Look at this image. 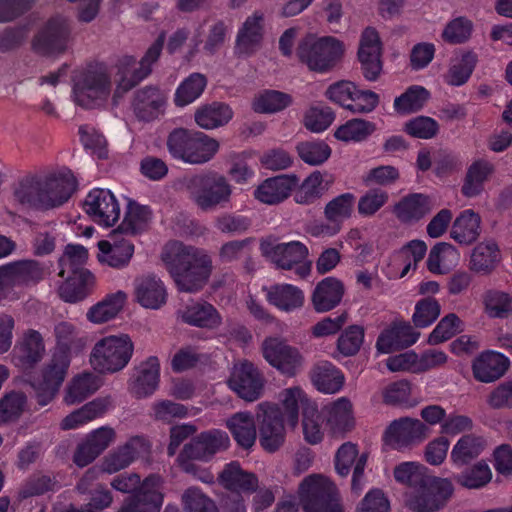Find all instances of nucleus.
Returning a JSON list of instances; mask_svg holds the SVG:
<instances>
[{
  "label": "nucleus",
  "mask_w": 512,
  "mask_h": 512,
  "mask_svg": "<svg viewBox=\"0 0 512 512\" xmlns=\"http://www.w3.org/2000/svg\"><path fill=\"white\" fill-rule=\"evenodd\" d=\"M77 186L75 175L67 167L47 172L30 171L13 185L12 196L23 208L47 211L66 203Z\"/></svg>",
  "instance_id": "nucleus-1"
},
{
  "label": "nucleus",
  "mask_w": 512,
  "mask_h": 512,
  "mask_svg": "<svg viewBox=\"0 0 512 512\" xmlns=\"http://www.w3.org/2000/svg\"><path fill=\"white\" fill-rule=\"evenodd\" d=\"M161 259L181 292L196 293L208 283L213 262L207 251L180 241H169Z\"/></svg>",
  "instance_id": "nucleus-2"
},
{
  "label": "nucleus",
  "mask_w": 512,
  "mask_h": 512,
  "mask_svg": "<svg viewBox=\"0 0 512 512\" xmlns=\"http://www.w3.org/2000/svg\"><path fill=\"white\" fill-rule=\"evenodd\" d=\"M167 147L177 159L189 164H204L218 152L219 143L203 132L178 128L169 134Z\"/></svg>",
  "instance_id": "nucleus-3"
},
{
  "label": "nucleus",
  "mask_w": 512,
  "mask_h": 512,
  "mask_svg": "<svg viewBox=\"0 0 512 512\" xmlns=\"http://www.w3.org/2000/svg\"><path fill=\"white\" fill-rule=\"evenodd\" d=\"M185 188L189 198L203 211H211L230 201L232 187L225 176L206 171L188 177Z\"/></svg>",
  "instance_id": "nucleus-4"
},
{
  "label": "nucleus",
  "mask_w": 512,
  "mask_h": 512,
  "mask_svg": "<svg viewBox=\"0 0 512 512\" xmlns=\"http://www.w3.org/2000/svg\"><path fill=\"white\" fill-rule=\"evenodd\" d=\"M344 52L343 44L331 36L307 35L299 42L296 55L309 70L326 73L332 70Z\"/></svg>",
  "instance_id": "nucleus-5"
},
{
  "label": "nucleus",
  "mask_w": 512,
  "mask_h": 512,
  "mask_svg": "<svg viewBox=\"0 0 512 512\" xmlns=\"http://www.w3.org/2000/svg\"><path fill=\"white\" fill-rule=\"evenodd\" d=\"M163 44L164 36L161 35L148 48L138 67H136V59L133 56L124 55L117 60L115 64L116 88L113 95L114 102H117V99L121 98L151 73V65L158 60Z\"/></svg>",
  "instance_id": "nucleus-6"
},
{
  "label": "nucleus",
  "mask_w": 512,
  "mask_h": 512,
  "mask_svg": "<svg viewBox=\"0 0 512 512\" xmlns=\"http://www.w3.org/2000/svg\"><path fill=\"white\" fill-rule=\"evenodd\" d=\"M133 351L134 344L127 334L107 336L95 343L90 363L100 373H115L127 366Z\"/></svg>",
  "instance_id": "nucleus-7"
},
{
  "label": "nucleus",
  "mask_w": 512,
  "mask_h": 512,
  "mask_svg": "<svg viewBox=\"0 0 512 512\" xmlns=\"http://www.w3.org/2000/svg\"><path fill=\"white\" fill-rule=\"evenodd\" d=\"M73 96L77 105L92 109L110 95L111 77L103 66L88 67L74 76Z\"/></svg>",
  "instance_id": "nucleus-8"
},
{
  "label": "nucleus",
  "mask_w": 512,
  "mask_h": 512,
  "mask_svg": "<svg viewBox=\"0 0 512 512\" xmlns=\"http://www.w3.org/2000/svg\"><path fill=\"white\" fill-rule=\"evenodd\" d=\"M299 492L305 512H344L336 487L320 475L306 477Z\"/></svg>",
  "instance_id": "nucleus-9"
},
{
  "label": "nucleus",
  "mask_w": 512,
  "mask_h": 512,
  "mask_svg": "<svg viewBox=\"0 0 512 512\" xmlns=\"http://www.w3.org/2000/svg\"><path fill=\"white\" fill-rule=\"evenodd\" d=\"M453 492L450 480L429 475L408 495L406 505L414 512H439L447 505Z\"/></svg>",
  "instance_id": "nucleus-10"
},
{
  "label": "nucleus",
  "mask_w": 512,
  "mask_h": 512,
  "mask_svg": "<svg viewBox=\"0 0 512 512\" xmlns=\"http://www.w3.org/2000/svg\"><path fill=\"white\" fill-rule=\"evenodd\" d=\"M264 359L282 374L295 376L303 367L304 357L298 348L281 337H266L261 344Z\"/></svg>",
  "instance_id": "nucleus-11"
},
{
  "label": "nucleus",
  "mask_w": 512,
  "mask_h": 512,
  "mask_svg": "<svg viewBox=\"0 0 512 512\" xmlns=\"http://www.w3.org/2000/svg\"><path fill=\"white\" fill-rule=\"evenodd\" d=\"M256 421L261 446L268 452L278 450L285 440L283 413L280 407L269 402L258 404Z\"/></svg>",
  "instance_id": "nucleus-12"
},
{
  "label": "nucleus",
  "mask_w": 512,
  "mask_h": 512,
  "mask_svg": "<svg viewBox=\"0 0 512 512\" xmlns=\"http://www.w3.org/2000/svg\"><path fill=\"white\" fill-rule=\"evenodd\" d=\"M227 383L241 399L254 402L262 396L265 378L252 362L244 360L234 364Z\"/></svg>",
  "instance_id": "nucleus-13"
},
{
  "label": "nucleus",
  "mask_w": 512,
  "mask_h": 512,
  "mask_svg": "<svg viewBox=\"0 0 512 512\" xmlns=\"http://www.w3.org/2000/svg\"><path fill=\"white\" fill-rule=\"evenodd\" d=\"M69 36L70 27L67 20L61 16H54L36 33L32 40V48L44 56L60 54L66 50Z\"/></svg>",
  "instance_id": "nucleus-14"
},
{
  "label": "nucleus",
  "mask_w": 512,
  "mask_h": 512,
  "mask_svg": "<svg viewBox=\"0 0 512 512\" xmlns=\"http://www.w3.org/2000/svg\"><path fill=\"white\" fill-rule=\"evenodd\" d=\"M265 253L277 267L284 270L295 268L300 277H306L311 271V262L306 261L309 250L300 241L270 246Z\"/></svg>",
  "instance_id": "nucleus-15"
},
{
  "label": "nucleus",
  "mask_w": 512,
  "mask_h": 512,
  "mask_svg": "<svg viewBox=\"0 0 512 512\" xmlns=\"http://www.w3.org/2000/svg\"><path fill=\"white\" fill-rule=\"evenodd\" d=\"M70 362V357L53 353L43 368L42 382L33 385L39 405L45 406L54 399L67 375Z\"/></svg>",
  "instance_id": "nucleus-16"
},
{
  "label": "nucleus",
  "mask_w": 512,
  "mask_h": 512,
  "mask_svg": "<svg viewBox=\"0 0 512 512\" xmlns=\"http://www.w3.org/2000/svg\"><path fill=\"white\" fill-rule=\"evenodd\" d=\"M428 427L419 419L402 417L390 423L385 431L387 444L395 449L412 447L428 437Z\"/></svg>",
  "instance_id": "nucleus-17"
},
{
  "label": "nucleus",
  "mask_w": 512,
  "mask_h": 512,
  "mask_svg": "<svg viewBox=\"0 0 512 512\" xmlns=\"http://www.w3.org/2000/svg\"><path fill=\"white\" fill-rule=\"evenodd\" d=\"M83 208L92 221L106 227L113 226L120 217V207L115 196L102 188H95L88 193Z\"/></svg>",
  "instance_id": "nucleus-18"
},
{
  "label": "nucleus",
  "mask_w": 512,
  "mask_h": 512,
  "mask_svg": "<svg viewBox=\"0 0 512 512\" xmlns=\"http://www.w3.org/2000/svg\"><path fill=\"white\" fill-rule=\"evenodd\" d=\"M381 51L382 43L379 33L374 27H366L361 34L358 58L367 80H376L381 72Z\"/></svg>",
  "instance_id": "nucleus-19"
},
{
  "label": "nucleus",
  "mask_w": 512,
  "mask_h": 512,
  "mask_svg": "<svg viewBox=\"0 0 512 512\" xmlns=\"http://www.w3.org/2000/svg\"><path fill=\"white\" fill-rule=\"evenodd\" d=\"M162 483L159 475H149L142 492L126 498L118 512H159L163 504Z\"/></svg>",
  "instance_id": "nucleus-20"
},
{
  "label": "nucleus",
  "mask_w": 512,
  "mask_h": 512,
  "mask_svg": "<svg viewBox=\"0 0 512 512\" xmlns=\"http://www.w3.org/2000/svg\"><path fill=\"white\" fill-rule=\"evenodd\" d=\"M230 446L227 433L220 430L202 432L183 447L184 455L194 457L198 461L207 462L214 455L225 451Z\"/></svg>",
  "instance_id": "nucleus-21"
},
{
  "label": "nucleus",
  "mask_w": 512,
  "mask_h": 512,
  "mask_svg": "<svg viewBox=\"0 0 512 512\" xmlns=\"http://www.w3.org/2000/svg\"><path fill=\"white\" fill-rule=\"evenodd\" d=\"M264 30V13L256 10L245 19L238 30L235 42V53L241 57L253 55L261 47L264 38Z\"/></svg>",
  "instance_id": "nucleus-22"
},
{
  "label": "nucleus",
  "mask_w": 512,
  "mask_h": 512,
  "mask_svg": "<svg viewBox=\"0 0 512 512\" xmlns=\"http://www.w3.org/2000/svg\"><path fill=\"white\" fill-rule=\"evenodd\" d=\"M167 96L157 87L146 86L134 93L131 107L139 121L151 122L165 112Z\"/></svg>",
  "instance_id": "nucleus-23"
},
{
  "label": "nucleus",
  "mask_w": 512,
  "mask_h": 512,
  "mask_svg": "<svg viewBox=\"0 0 512 512\" xmlns=\"http://www.w3.org/2000/svg\"><path fill=\"white\" fill-rule=\"evenodd\" d=\"M118 230L111 232L108 240L98 242V260L116 269L127 266L134 254V244Z\"/></svg>",
  "instance_id": "nucleus-24"
},
{
  "label": "nucleus",
  "mask_w": 512,
  "mask_h": 512,
  "mask_svg": "<svg viewBox=\"0 0 512 512\" xmlns=\"http://www.w3.org/2000/svg\"><path fill=\"white\" fill-rule=\"evenodd\" d=\"M44 353L45 345L41 334L34 329H28L12 350V362L27 371L42 360Z\"/></svg>",
  "instance_id": "nucleus-25"
},
{
  "label": "nucleus",
  "mask_w": 512,
  "mask_h": 512,
  "mask_svg": "<svg viewBox=\"0 0 512 512\" xmlns=\"http://www.w3.org/2000/svg\"><path fill=\"white\" fill-rule=\"evenodd\" d=\"M355 204V196L352 193L341 194L330 200L324 208V216L327 224L316 226L312 235H334L341 229L342 223L351 217Z\"/></svg>",
  "instance_id": "nucleus-26"
},
{
  "label": "nucleus",
  "mask_w": 512,
  "mask_h": 512,
  "mask_svg": "<svg viewBox=\"0 0 512 512\" xmlns=\"http://www.w3.org/2000/svg\"><path fill=\"white\" fill-rule=\"evenodd\" d=\"M148 450L143 437L134 436L127 442L110 451L101 462V470L108 474L117 473L130 466L141 453Z\"/></svg>",
  "instance_id": "nucleus-27"
},
{
  "label": "nucleus",
  "mask_w": 512,
  "mask_h": 512,
  "mask_svg": "<svg viewBox=\"0 0 512 512\" xmlns=\"http://www.w3.org/2000/svg\"><path fill=\"white\" fill-rule=\"evenodd\" d=\"M419 336L410 323L395 321L379 335L376 348L381 353H391L413 345Z\"/></svg>",
  "instance_id": "nucleus-28"
},
{
  "label": "nucleus",
  "mask_w": 512,
  "mask_h": 512,
  "mask_svg": "<svg viewBox=\"0 0 512 512\" xmlns=\"http://www.w3.org/2000/svg\"><path fill=\"white\" fill-rule=\"evenodd\" d=\"M159 378V360L155 356H150L137 367L134 378L129 384V390L138 399L148 397L158 388Z\"/></svg>",
  "instance_id": "nucleus-29"
},
{
  "label": "nucleus",
  "mask_w": 512,
  "mask_h": 512,
  "mask_svg": "<svg viewBox=\"0 0 512 512\" xmlns=\"http://www.w3.org/2000/svg\"><path fill=\"white\" fill-rule=\"evenodd\" d=\"M297 184L296 175H279L266 179L254 194L262 203L275 205L287 199Z\"/></svg>",
  "instance_id": "nucleus-30"
},
{
  "label": "nucleus",
  "mask_w": 512,
  "mask_h": 512,
  "mask_svg": "<svg viewBox=\"0 0 512 512\" xmlns=\"http://www.w3.org/2000/svg\"><path fill=\"white\" fill-rule=\"evenodd\" d=\"M509 364L508 358L500 353L484 352L473 361V376L483 383L494 382L505 374Z\"/></svg>",
  "instance_id": "nucleus-31"
},
{
  "label": "nucleus",
  "mask_w": 512,
  "mask_h": 512,
  "mask_svg": "<svg viewBox=\"0 0 512 512\" xmlns=\"http://www.w3.org/2000/svg\"><path fill=\"white\" fill-rule=\"evenodd\" d=\"M95 286V277L87 269H76L60 285L58 292L65 302L76 303L90 295Z\"/></svg>",
  "instance_id": "nucleus-32"
},
{
  "label": "nucleus",
  "mask_w": 512,
  "mask_h": 512,
  "mask_svg": "<svg viewBox=\"0 0 512 512\" xmlns=\"http://www.w3.org/2000/svg\"><path fill=\"white\" fill-rule=\"evenodd\" d=\"M53 335L56 342L54 353L70 358L72 354L81 352L86 345V339L79 328L69 321L56 323L53 328Z\"/></svg>",
  "instance_id": "nucleus-33"
},
{
  "label": "nucleus",
  "mask_w": 512,
  "mask_h": 512,
  "mask_svg": "<svg viewBox=\"0 0 512 512\" xmlns=\"http://www.w3.org/2000/svg\"><path fill=\"white\" fill-rule=\"evenodd\" d=\"M179 315L184 323L203 329H216L222 323V317L218 310L206 301L187 305L179 312Z\"/></svg>",
  "instance_id": "nucleus-34"
},
{
  "label": "nucleus",
  "mask_w": 512,
  "mask_h": 512,
  "mask_svg": "<svg viewBox=\"0 0 512 512\" xmlns=\"http://www.w3.org/2000/svg\"><path fill=\"white\" fill-rule=\"evenodd\" d=\"M7 265L11 287H32L47 274L46 267L33 259L18 260Z\"/></svg>",
  "instance_id": "nucleus-35"
},
{
  "label": "nucleus",
  "mask_w": 512,
  "mask_h": 512,
  "mask_svg": "<svg viewBox=\"0 0 512 512\" xmlns=\"http://www.w3.org/2000/svg\"><path fill=\"white\" fill-rule=\"evenodd\" d=\"M343 283L334 277L321 280L312 293V304L319 313L328 312L338 306L344 295Z\"/></svg>",
  "instance_id": "nucleus-36"
},
{
  "label": "nucleus",
  "mask_w": 512,
  "mask_h": 512,
  "mask_svg": "<svg viewBox=\"0 0 512 512\" xmlns=\"http://www.w3.org/2000/svg\"><path fill=\"white\" fill-rule=\"evenodd\" d=\"M218 482L225 489L252 493L258 487L257 477L249 472L244 471L237 461L226 464L219 473Z\"/></svg>",
  "instance_id": "nucleus-37"
},
{
  "label": "nucleus",
  "mask_w": 512,
  "mask_h": 512,
  "mask_svg": "<svg viewBox=\"0 0 512 512\" xmlns=\"http://www.w3.org/2000/svg\"><path fill=\"white\" fill-rule=\"evenodd\" d=\"M135 297L141 306L158 309L165 304L167 293L160 279L144 276L135 281Z\"/></svg>",
  "instance_id": "nucleus-38"
},
{
  "label": "nucleus",
  "mask_w": 512,
  "mask_h": 512,
  "mask_svg": "<svg viewBox=\"0 0 512 512\" xmlns=\"http://www.w3.org/2000/svg\"><path fill=\"white\" fill-rule=\"evenodd\" d=\"M433 209L430 197L423 194H411L401 199L394 207V214L402 223L417 222Z\"/></svg>",
  "instance_id": "nucleus-39"
},
{
  "label": "nucleus",
  "mask_w": 512,
  "mask_h": 512,
  "mask_svg": "<svg viewBox=\"0 0 512 512\" xmlns=\"http://www.w3.org/2000/svg\"><path fill=\"white\" fill-rule=\"evenodd\" d=\"M500 259L498 245L494 241H484L472 250L469 269L476 274L488 275L496 268Z\"/></svg>",
  "instance_id": "nucleus-40"
},
{
  "label": "nucleus",
  "mask_w": 512,
  "mask_h": 512,
  "mask_svg": "<svg viewBox=\"0 0 512 512\" xmlns=\"http://www.w3.org/2000/svg\"><path fill=\"white\" fill-rule=\"evenodd\" d=\"M314 386L324 393H336L344 384V376L339 369L328 361L316 363L310 372Z\"/></svg>",
  "instance_id": "nucleus-41"
},
{
  "label": "nucleus",
  "mask_w": 512,
  "mask_h": 512,
  "mask_svg": "<svg viewBox=\"0 0 512 512\" xmlns=\"http://www.w3.org/2000/svg\"><path fill=\"white\" fill-rule=\"evenodd\" d=\"M227 428L236 443L243 449H250L256 441L255 419L249 412H237L227 420Z\"/></svg>",
  "instance_id": "nucleus-42"
},
{
  "label": "nucleus",
  "mask_w": 512,
  "mask_h": 512,
  "mask_svg": "<svg viewBox=\"0 0 512 512\" xmlns=\"http://www.w3.org/2000/svg\"><path fill=\"white\" fill-rule=\"evenodd\" d=\"M101 386V380L93 373H82L72 378L65 389L64 402L75 405L95 393Z\"/></svg>",
  "instance_id": "nucleus-43"
},
{
  "label": "nucleus",
  "mask_w": 512,
  "mask_h": 512,
  "mask_svg": "<svg viewBox=\"0 0 512 512\" xmlns=\"http://www.w3.org/2000/svg\"><path fill=\"white\" fill-rule=\"evenodd\" d=\"M267 300L278 309L290 312L303 306L304 294L296 286L277 284L269 288Z\"/></svg>",
  "instance_id": "nucleus-44"
},
{
  "label": "nucleus",
  "mask_w": 512,
  "mask_h": 512,
  "mask_svg": "<svg viewBox=\"0 0 512 512\" xmlns=\"http://www.w3.org/2000/svg\"><path fill=\"white\" fill-rule=\"evenodd\" d=\"M480 222L478 214L465 210L455 219L450 235L459 244H472L480 235Z\"/></svg>",
  "instance_id": "nucleus-45"
},
{
  "label": "nucleus",
  "mask_w": 512,
  "mask_h": 512,
  "mask_svg": "<svg viewBox=\"0 0 512 512\" xmlns=\"http://www.w3.org/2000/svg\"><path fill=\"white\" fill-rule=\"evenodd\" d=\"M486 446V439L480 435H463L452 448L451 460L456 465H465L476 459L485 450Z\"/></svg>",
  "instance_id": "nucleus-46"
},
{
  "label": "nucleus",
  "mask_w": 512,
  "mask_h": 512,
  "mask_svg": "<svg viewBox=\"0 0 512 512\" xmlns=\"http://www.w3.org/2000/svg\"><path fill=\"white\" fill-rule=\"evenodd\" d=\"M494 172V166L485 159L474 161L467 169L465 180L461 188L462 193L467 197H474L483 190L485 181Z\"/></svg>",
  "instance_id": "nucleus-47"
},
{
  "label": "nucleus",
  "mask_w": 512,
  "mask_h": 512,
  "mask_svg": "<svg viewBox=\"0 0 512 512\" xmlns=\"http://www.w3.org/2000/svg\"><path fill=\"white\" fill-rule=\"evenodd\" d=\"M233 116L229 105L213 102L203 105L195 112V121L203 129L210 130L227 124Z\"/></svg>",
  "instance_id": "nucleus-48"
},
{
  "label": "nucleus",
  "mask_w": 512,
  "mask_h": 512,
  "mask_svg": "<svg viewBox=\"0 0 512 512\" xmlns=\"http://www.w3.org/2000/svg\"><path fill=\"white\" fill-rule=\"evenodd\" d=\"M126 299L127 295L123 291L106 296L89 309L87 319L93 323L102 324L115 318L123 309Z\"/></svg>",
  "instance_id": "nucleus-49"
},
{
  "label": "nucleus",
  "mask_w": 512,
  "mask_h": 512,
  "mask_svg": "<svg viewBox=\"0 0 512 512\" xmlns=\"http://www.w3.org/2000/svg\"><path fill=\"white\" fill-rule=\"evenodd\" d=\"M323 175L319 171L311 173L295 190L294 200L300 205H311L319 200L327 191L328 186L323 184Z\"/></svg>",
  "instance_id": "nucleus-50"
},
{
  "label": "nucleus",
  "mask_w": 512,
  "mask_h": 512,
  "mask_svg": "<svg viewBox=\"0 0 512 512\" xmlns=\"http://www.w3.org/2000/svg\"><path fill=\"white\" fill-rule=\"evenodd\" d=\"M327 425L333 433H344L354 426L352 404L346 398L337 400L330 408Z\"/></svg>",
  "instance_id": "nucleus-51"
},
{
  "label": "nucleus",
  "mask_w": 512,
  "mask_h": 512,
  "mask_svg": "<svg viewBox=\"0 0 512 512\" xmlns=\"http://www.w3.org/2000/svg\"><path fill=\"white\" fill-rule=\"evenodd\" d=\"M150 215L148 207L129 201L124 220L117 230L126 235H135L146 227Z\"/></svg>",
  "instance_id": "nucleus-52"
},
{
  "label": "nucleus",
  "mask_w": 512,
  "mask_h": 512,
  "mask_svg": "<svg viewBox=\"0 0 512 512\" xmlns=\"http://www.w3.org/2000/svg\"><path fill=\"white\" fill-rule=\"evenodd\" d=\"M291 102L292 98L289 94L265 90L255 96L252 107L258 113H276L288 107Z\"/></svg>",
  "instance_id": "nucleus-53"
},
{
  "label": "nucleus",
  "mask_w": 512,
  "mask_h": 512,
  "mask_svg": "<svg viewBox=\"0 0 512 512\" xmlns=\"http://www.w3.org/2000/svg\"><path fill=\"white\" fill-rule=\"evenodd\" d=\"M206 85L207 79L203 74H191L176 90L174 98L175 104L178 107H183L192 103L203 93Z\"/></svg>",
  "instance_id": "nucleus-54"
},
{
  "label": "nucleus",
  "mask_w": 512,
  "mask_h": 512,
  "mask_svg": "<svg viewBox=\"0 0 512 512\" xmlns=\"http://www.w3.org/2000/svg\"><path fill=\"white\" fill-rule=\"evenodd\" d=\"M374 131V123L356 118L339 126L336 129L334 136L343 142H360L365 140Z\"/></svg>",
  "instance_id": "nucleus-55"
},
{
  "label": "nucleus",
  "mask_w": 512,
  "mask_h": 512,
  "mask_svg": "<svg viewBox=\"0 0 512 512\" xmlns=\"http://www.w3.org/2000/svg\"><path fill=\"white\" fill-rule=\"evenodd\" d=\"M281 402L285 408L288 423L292 427H295L298 422L299 408H302V414H304L305 406L314 404L299 387L283 390L281 392Z\"/></svg>",
  "instance_id": "nucleus-56"
},
{
  "label": "nucleus",
  "mask_w": 512,
  "mask_h": 512,
  "mask_svg": "<svg viewBox=\"0 0 512 512\" xmlns=\"http://www.w3.org/2000/svg\"><path fill=\"white\" fill-rule=\"evenodd\" d=\"M473 28V22L469 18L460 16L446 24L441 36L447 43L462 44L471 38Z\"/></svg>",
  "instance_id": "nucleus-57"
},
{
  "label": "nucleus",
  "mask_w": 512,
  "mask_h": 512,
  "mask_svg": "<svg viewBox=\"0 0 512 512\" xmlns=\"http://www.w3.org/2000/svg\"><path fill=\"white\" fill-rule=\"evenodd\" d=\"M397 482L406 484L412 488H417L420 483H424L429 476L427 468L417 462H403L397 465L393 471Z\"/></svg>",
  "instance_id": "nucleus-58"
},
{
  "label": "nucleus",
  "mask_w": 512,
  "mask_h": 512,
  "mask_svg": "<svg viewBox=\"0 0 512 512\" xmlns=\"http://www.w3.org/2000/svg\"><path fill=\"white\" fill-rule=\"evenodd\" d=\"M487 314L493 318H507L512 315V297L501 291L491 290L484 296Z\"/></svg>",
  "instance_id": "nucleus-59"
},
{
  "label": "nucleus",
  "mask_w": 512,
  "mask_h": 512,
  "mask_svg": "<svg viewBox=\"0 0 512 512\" xmlns=\"http://www.w3.org/2000/svg\"><path fill=\"white\" fill-rule=\"evenodd\" d=\"M429 97V92L421 86H412L394 101L395 109L400 113L418 111Z\"/></svg>",
  "instance_id": "nucleus-60"
},
{
  "label": "nucleus",
  "mask_w": 512,
  "mask_h": 512,
  "mask_svg": "<svg viewBox=\"0 0 512 512\" xmlns=\"http://www.w3.org/2000/svg\"><path fill=\"white\" fill-rule=\"evenodd\" d=\"M27 398L22 392H11L0 400V423L16 421L23 413Z\"/></svg>",
  "instance_id": "nucleus-61"
},
{
  "label": "nucleus",
  "mask_w": 512,
  "mask_h": 512,
  "mask_svg": "<svg viewBox=\"0 0 512 512\" xmlns=\"http://www.w3.org/2000/svg\"><path fill=\"white\" fill-rule=\"evenodd\" d=\"M296 149L299 157L310 165H320L331 155L330 147L323 141L301 142Z\"/></svg>",
  "instance_id": "nucleus-62"
},
{
  "label": "nucleus",
  "mask_w": 512,
  "mask_h": 512,
  "mask_svg": "<svg viewBox=\"0 0 512 512\" xmlns=\"http://www.w3.org/2000/svg\"><path fill=\"white\" fill-rule=\"evenodd\" d=\"M462 331V321L454 314L450 313L440 320L428 338L430 345H438Z\"/></svg>",
  "instance_id": "nucleus-63"
},
{
  "label": "nucleus",
  "mask_w": 512,
  "mask_h": 512,
  "mask_svg": "<svg viewBox=\"0 0 512 512\" xmlns=\"http://www.w3.org/2000/svg\"><path fill=\"white\" fill-rule=\"evenodd\" d=\"M182 502L187 512H218L215 503L196 487L184 491Z\"/></svg>",
  "instance_id": "nucleus-64"
}]
</instances>
